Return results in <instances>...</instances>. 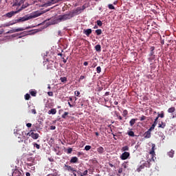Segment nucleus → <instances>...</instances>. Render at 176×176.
Instances as JSON below:
<instances>
[{"instance_id":"nucleus-42","label":"nucleus","mask_w":176,"mask_h":176,"mask_svg":"<svg viewBox=\"0 0 176 176\" xmlns=\"http://www.w3.org/2000/svg\"><path fill=\"white\" fill-rule=\"evenodd\" d=\"M96 71H97V73L98 74H100L101 72V67L98 66L97 68H96Z\"/></svg>"},{"instance_id":"nucleus-22","label":"nucleus","mask_w":176,"mask_h":176,"mask_svg":"<svg viewBox=\"0 0 176 176\" xmlns=\"http://www.w3.org/2000/svg\"><path fill=\"white\" fill-rule=\"evenodd\" d=\"M155 47H151V52H150V54H149V56H155Z\"/></svg>"},{"instance_id":"nucleus-1","label":"nucleus","mask_w":176,"mask_h":176,"mask_svg":"<svg viewBox=\"0 0 176 176\" xmlns=\"http://www.w3.org/2000/svg\"><path fill=\"white\" fill-rule=\"evenodd\" d=\"M42 14V12L39 11H36L30 14H26L23 17L19 18V19H15L14 23H21L23 21H28V20H31V19H36V17H39Z\"/></svg>"},{"instance_id":"nucleus-44","label":"nucleus","mask_w":176,"mask_h":176,"mask_svg":"<svg viewBox=\"0 0 176 176\" xmlns=\"http://www.w3.org/2000/svg\"><path fill=\"white\" fill-rule=\"evenodd\" d=\"M52 3H58V2H61V1L58 0H52Z\"/></svg>"},{"instance_id":"nucleus-17","label":"nucleus","mask_w":176,"mask_h":176,"mask_svg":"<svg viewBox=\"0 0 176 176\" xmlns=\"http://www.w3.org/2000/svg\"><path fill=\"white\" fill-rule=\"evenodd\" d=\"M137 120H138V119H137V118H132L130 120V122H129L130 126H134V124H135V122H137Z\"/></svg>"},{"instance_id":"nucleus-5","label":"nucleus","mask_w":176,"mask_h":176,"mask_svg":"<svg viewBox=\"0 0 176 176\" xmlns=\"http://www.w3.org/2000/svg\"><path fill=\"white\" fill-rule=\"evenodd\" d=\"M12 176H23V173L21 171L19 170V169H14L12 173H11Z\"/></svg>"},{"instance_id":"nucleus-40","label":"nucleus","mask_w":176,"mask_h":176,"mask_svg":"<svg viewBox=\"0 0 176 176\" xmlns=\"http://www.w3.org/2000/svg\"><path fill=\"white\" fill-rule=\"evenodd\" d=\"M97 25L99 27L102 26V22L100 20L97 21Z\"/></svg>"},{"instance_id":"nucleus-13","label":"nucleus","mask_w":176,"mask_h":176,"mask_svg":"<svg viewBox=\"0 0 176 176\" xmlns=\"http://www.w3.org/2000/svg\"><path fill=\"white\" fill-rule=\"evenodd\" d=\"M92 30L91 29H87V30H83V34L86 35L87 36H90V34H91Z\"/></svg>"},{"instance_id":"nucleus-46","label":"nucleus","mask_w":176,"mask_h":176,"mask_svg":"<svg viewBox=\"0 0 176 176\" xmlns=\"http://www.w3.org/2000/svg\"><path fill=\"white\" fill-rule=\"evenodd\" d=\"M123 173V168H120L118 170V174H122Z\"/></svg>"},{"instance_id":"nucleus-31","label":"nucleus","mask_w":176,"mask_h":176,"mask_svg":"<svg viewBox=\"0 0 176 176\" xmlns=\"http://www.w3.org/2000/svg\"><path fill=\"white\" fill-rule=\"evenodd\" d=\"M157 116H158V118H164V111H161V113H158Z\"/></svg>"},{"instance_id":"nucleus-11","label":"nucleus","mask_w":176,"mask_h":176,"mask_svg":"<svg viewBox=\"0 0 176 176\" xmlns=\"http://www.w3.org/2000/svg\"><path fill=\"white\" fill-rule=\"evenodd\" d=\"M17 13H19V12H17V10L16 11H11L6 14V16L10 18L14 16V14H17Z\"/></svg>"},{"instance_id":"nucleus-6","label":"nucleus","mask_w":176,"mask_h":176,"mask_svg":"<svg viewBox=\"0 0 176 176\" xmlns=\"http://www.w3.org/2000/svg\"><path fill=\"white\" fill-rule=\"evenodd\" d=\"M130 156V153L129 152H124L121 156L120 158L122 160H126V159H129V157Z\"/></svg>"},{"instance_id":"nucleus-30","label":"nucleus","mask_w":176,"mask_h":176,"mask_svg":"<svg viewBox=\"0 0 176 176\" xmlns=\"http://www.w3.org/2000/svg\"><path fill=\"white\" fill-rule=\"evenodd\" d=\"M68 115H69V113L68 112H65L63 115H62V118L63 119H65L67 118V116H68Z\"/></svg>"},{"instance_id":"nucleus-55","label":"nucleus","mask_w":176,"mask_h":176,"mask_svg":"<svg viewBox=\"0 0 176 176\" xmlns=\"http://www.w3.org/2000/svg\"><path fill=\"white\" fill-rule=\"evenodd\" d=\"M153 124H154V126H157V120H155V121H154V122H153Z\"/></svg>"},{"instance_id":"nucleus-10","label":"nucleus","mask_w":176,"mask_h":176,"mask_svg":"<svg viewBox=\"0 0 176 176\" xmlns=\"http://www.w3.org/2000/svg\"><path fill=\"white\" fill-rule=\"evenodd\" d=\"M65 167H66L65 170H67V171H69L70 173H74V172L76 173V170L74 169V168H72L71 166L65 164Z\"/></svg>"},{"instance_id":"nucleus-14","label":"nucleus","mask_w":176,"mask_h":176,"mask_svg":"<svg viewBox=\"0 0 176 176\" xmlns=\"http://www.w3.org/2000/svg\"><path fill=\"white\" fill-rule=\"evenodd\" d=\"M151 131H149V129L146 131L144 134V138H151Z\"/></svg>"},{"instance_id":"nucleus-19","label":"nucleus","mask_w":176,"mask_h":176,"mask_svg":"<svg viewBox=\"0 0 176 176\" xmlns=\"http://www.w3.org/2000/svg\"><path fill=\"white\" fill-rule=\"evenodd\" d=\"M70 163H78V158L76 157H72L70 160Z\"/></svg>"},{"instance_id":"nucleus-4","label":"nucleus","mask_w":176,"mask_h":176,"mask_svg":"<svg viewBox=\"0 0 176 176\" xmlns=\"http://www.w3.org/2000/svg\"><path fill=\"white\" fill-rule=\"evenodd\" d=\"M82 13V8L80 7L77 8L76 10H74L72 12H70V14H72V17L74 16H76L78 14H80Z\"/></svg>"},{"instance_id":"nucleus-15","label":"nucleus","mask_w":176,"mask_h":176,"mask_svg":"<svg viewBox=\"0 0 176 176\" xmlns=\"http://www.w3.org/2000/svg\"><path fill=\"white\" fill-rule=\"evenodd\" d=\"M97 152L100 154V155H102V153H104V148L102 146H100L97 148Z\"/></svg>"},{"instance_id":"nucleus-39","label":"nucleus","mask_w":176,"mask_h":176,"mask_svg":"<svg viewBox=\"0 0 176 176\" xmlns=\"http://www.w3.org/2000/svg\"><path fill=\"white\" fill-rule=\"evenodd\" d=\"M122 151H123L124 152L126 151H129V146H124V147H122Z\"/></svg>"},{"instance_id":"nucleus-54","label":"nucleus","mask_w":176,"mask_h":176,"mask_svg":"<svg viewBox=\"0 0 176 176\" xmlns=\"http://www.w3.org/2000/svg\"><path fill=\"white\" fill-rule=\"evenodd\" d=\"M84 65L85 67H87V65H89V62H87V61L84 62Z\"/></svg>"},{"instance_id":"nucleus-26","label":"nucleus","mask_w":176,"mask_h":176,"mask_svg":"<svg viewBox=\"0 0 176 176\" xmlns=\"http://www.w3.org/2000/svg\"><path fill=\"white\" fill-rule=\"evenodd\" d=\"M127 115H129V111L126 109L122 111V116H124V118H126Z\"/></svg>"},{"instance_id":"nucleus-25","label":"nucleus","mask_w":176,"mask_h":176,"mask_svg":"<svg viewBox=\"0 0 176 176\" xmlns=\"http://www.w3.org/2000/svg\"><path fill=\"white\" fill-rule=\"evenodd\" d=\"M95 32L97 35H101L102 34V30L101 29H98Z\"/></svg>"},{"instance_id":"nucleus-56","label":"nucleus","mask_w":176,"mask_h":176,"mask_svg":"<svg viewBox=\"0 0 176 176\" xmlns=\"http://www.w3.org/2000/svg\"><path fill=\"white\" fill-rule=\"evenodd\" d=\"M117 117L118 118V119H119L120 120H122L123 119V118H122L121 116H118V115H117Z\"/></svg>"},{"instance_id":"nucleus-38","label":"nucleus","mask_w":176,"mask_h":176,"mask_svg":"<svg viewBox=\"0 0 176 176\" xmlns=\"http://www.w3.org/2000/svg\"><path fill=\"white\" fill-rule=\"evenodd\" d=\"M155 127H156V125L155 124H152L151 126L150 127V129H148L149 131H152V130H155Z\"/></svg>"},{"instance_id":"nucleus-16","label":"nucleus","mask_w":176,"mask_h":176,"mask_svg":"<svg viewBox=\"0 0 176 176\" xmlns=\"http://www.w3.org/2000/svg\"><path fill=\"white\" fill-rule=\"evenodd\" d=\"M56 113H57V110L56 109H52L48 111L49 115H56Z\"/></svg>"},{"instance_id":"nucleus-32","label":"nucleus","mask_w":176,"mask_h":176,"mask_svg":"<svg viewBox=\"0 0 176 176\" xmlns=\"http://www.w3.org/2000/svg\"><path fill=\"white\" fill-rule=\"evenodd\" d=\"M30 94L32 97H36V91H31Z\"/></svg>"},{"instance_id":"nucleus-34","label":"nucleus","mask_w":176,"mask_h":176,"mask_svg":"<svg viewBox=\"0 0 176 176\" xmlns=\"http://www.w3.org/2000/svg\"><path fill=\"white\" fill-rule=\"evenodd\" d=\"M30 98H31V96L30 94H26L25 95V99L28 100H30Z\"/></svg>"},{"instance_id":"nucleus-58","label":"nucleus","mask_w":176,"mask_h":176,"mask_svg":"<svg viewBox=\"0 0 176 176\" xmlns=\"http://www.w3.org/2000/svg\"><path fill=\"white\" fill-rule=\"evenodd\" d=\"M85 9H86V6H82V8H81V12H82V10H85Z\"/></svg>"},{"instance_id":"nucleus-35","label":"nucleus","mask_w":176,"mask_h":176,"mask_svg":"<svg viewBox=\"0 0 176 176\" xmlns=\"http://www.w3.org/2000/svg\"><path fill=\"white\" fill-rule=\"evenodd\" d=\"M17 23H14V21L12 22H10L8 24H6L5 26L6 27H9V25H13V24H16Z\"/></svg>"},{"instance_id":"nucleus-62","label":"nucleus","mask_w":176,"mask_h":176,"mask_svg":"<svg viewBox=\"0 0 176 176\" xmlns=\"http://www.w3.org/2000/svg\"><path fill=\"white\" fill-rule=\"evenodd\" d=\"M118 104H119V102L118 101L114 102V105H118Z\"/></svg>"},{"instance_id":"nucleus-28","label":"nucleus","mask_w":176,"mask_h":176,"mask_svg":"<svg viewBox=\"0 0 176 176\" xmlns=\"http://www.w3.org/2000/svg\"><path fill=\"white\" fill-rule=\"evenodd\" d=\"M60 80L62 82V83H65V82H67V77H61Z\"/></svg>"},{"instance_id":"nucleus-53","label":"nucleus","mask_w":176,"mask_h":176,"mask_svg":"<svg viewBox=\"0 0 176 176\" xmlns=\"http://www.w3.org/2000/svg\"><path fill=\"white\" fill-rule=\"evenodd\" d=\"M68 105L70 107V108H74V104H72L69 102H68Z\"/></svg>"},{"instance_id":"nucleus-9","label":"nucleus","mask_w":176,"mask_h":176,"mask_svg":"<svg viewBox=\"0 0 176 176\" xmlns=\"http://www.w3.org/2000/svg\"><path fill=\"white\" fill-rule=\"evenodd\" d=\"M28 6H30V4L28 3H25V4H23L20 8H16V11L19 13V12H21V10H23V9L28 8Z\"/></svg>"},{"instance_id":"nucleus-61","label":"nucleus","mask_w":176,"mask_h":176,"mask_svg":"<svg viewBox=\"0 0 176 176\" xmlns=\"http://www.w3.org/2000/svg\"><path fill=\"white\" fill-rule=\"evenodd\" d=\"M58 35H59V36H61V30H58Z\"/></svg>"},{"instance_id":"nucleus-29","label":"nucleus","mask_w":176,"mask_h":176,"mask_svg":"<svg viewBox=\"0 0 176 176\" xmlns=\"http://www.w3.org/2000/svg\"><path fill=\"white\" fill-rule=\"evenodd\" d=\"M128 135H129V137H135V135L134 134V131H131L128 132Z\"/></svg>"},{"instance_id":"nucleus-2","label":"nucleus","mask_w":176,"mask_h":176,"mask_svg":"<svg viewBox=\"0 0 176 176\" xmlns=\"http://www.w3.org/2000/svg\"><path fill=\"white\" fill-rule=\"evenodd\" d=\"M71 19H72V14L69 12V14L59 15L58 17V21H65L67 20H71Z\"/></svg>"},{"instance_id":"nucleus-43","label":"nucleus","mask_w":176,"mask_h":176,"mask_svg":"<svg viewBox=\"0 0 176 176\" xmlns=\"http://www.w3.org/2000/svg\"><path fill=\"white\" fill-rule=\"evenodd\" d=\"M68 155L72 153V148H67V152Z\"/></svg>"},{"instance_id":"nucleus-45","label":"nucleus","mask_w":176,"mask_h":176,"mask_svg":"<svg viewBox=\"0 0 176 176\" xmlns=\"http://www.w3.org/2000/svg\"><path fill=\"white\" fill-rule=\"evenodd\" d=\"M47 94L50 96V97H53V91H48Z\"/></svg>"},{"instance_id":"nucleus-24","label":"nucleus","mask_w":176,"mask_h":176,"mask_svg":"<svg viewBox=\"0 0 176 176\" xmlns=\"http://www.w3.org/2000/svg\"><path fill=\"white\" fill-rule=\"evenodd\" d=\"M95 50H96V52H101V45H96L95 46Z\"/></svg>"},{"instance_id":"nucleus-47","label":"nucleus","mask_w":176,"mask_h":176,"mask_svg":"<svg viewBox=\"0 0 176 176\" xmlns=\"http://www.w3.org/2000/svg\"><path fill=\"white\" fill-rule=\"evenodd\" d=\"M148 60L150 61H152V60H155V55H153L152 56H150V58H148Z\"/></svg>"},{"instance_id":"nucleus-60","label":"nucleus","mask_w":176,"mask_h":176,"mask_svg":"<svg viewBox=\"0 0 176 176\" xmlns=\"http://www.w3.org/2000/svg\"><path fill=\"white\" fill-rule=\"evenodd\" d=\"M48 160L50 162H54V159H53V158H48Z\"/></svg>"},{"instance_id":"nucleus-52","label":"nucleus","mask_w":176,"mask_h":176,"mask_svg":"<svg viewBox=\"0 0 176 176\" xmlns=\"http://www.w3.org/2000/svg\"><path fill=\"white\" fill-rule=\"evenodd\" d=\"M86 77L85 76H80V80H83Z\"/></svg>"},{"instance_id":"nucleus-63","label":"nucleus","mask_w":176,"mask_h":176,"mask_svg":"<svg viewBox=\"0 0 176 176\" xmlns=\"http://www.w3.org/2000/svg\"><path fill=\"white\" fill-rule=\"evenodd\" d=\"M31 175V174L30 173H26V176H30Z\"/></svg>"},{"instance_id":"nucleus-18","label":"nucleus","mask_w":176,"mask_h":176,"mask_svg":"<svg viewBox=\"0 0 176 176\" xmlns=\"http://www.w3.org/2000/svg\"><path fill=\"white\" fill-rule=\"evenodd\" d=\"M146 163H144V164L140 165V167H138V168H137V171H138V173H140V171H141L142 170H144V168H145V165H146Z\"/></svg>"},{"instance_id":"nucleus-7","label":"nucleus","mask_w":176,"mask_h":176,"mask_svg":"<svg viewBox=\"0 0 176 176\" xmlns=\"http://www.w3.org/2000/svg\"><path fill=\"white\" fill-rule=\"evenodd\" d=\"M23 28H18V29H13L8 31L6 34H13V32H20V31H24Z\"/></svg>"},{"instance_id":"nucleus-49","label":"nucleus","mask_w":176,"mask_h":176,"mask_svg":"<svg viewBox=\"0 0 176 176\" xmlns=\"http://www.w3.org/2000/svg\"><path fill=\"white\" fill-rule=\"evenodd\" d=\"M87 173H89V171L87 170H85L83 172V173H82V175H87Z\"/></svg>"},{"instance_id":"nucleus-23","label":"nucleus","mask_w":176,"mask_h":176,"mask_svg":"<svg viewBox=\"0 0 176 176\" xmlns=\"http://www.w3.org/2000/svg\"><path fill=\"white\" fill-rule=\"evenodd\" d=\"M32 145L34 148H36V149H41V145L38 144V143L34 142Z\"/></svg>"},{"instance_id":"nucleus-20","label":"nucleus","mask_w":176,"mask_h":176,"mask_svg":"<svg viewBox=\"0 0 176 176\" xmlns=\"http://www.w3.org/2000/svg\"><path fill=\"white\" fill-rule=\"evenodd\" d=\"M158 127L160 129H164V127H166V122H162L161 124L160 123L158 124Z\"/></svg>"},{"instance_id":"nucleus-48","label":"nucleus","mask_w":176,"mask_h":176,"mask_svg":"<svg viewBox=\"0 0 176 176\" xmlns=\"http://www.w3.org/2000/svg\"><path fill=\"white\" fill-rule=\"evenodd\" d=\"M32 113H33L34 115H35V114L36 113V109H32Z\"/></svg>"},{"instance_id":"nucleus-33","label":"nucleus","mask_w":176,"mask_h":176,"mask_svg":"<svg viewBox=\"0 0 176 176\" xmlns=\"http://www.w3.org/2000/svg\"><path fill=\"white\" fill-rule=\"evenodd\" d=\"M108 8H109V9H110L111 10H115V6H113V5H112V4H109V5H108Z\"/></svg>"},{"instance_id":"nucleus-8","label":"nucleus","mask_w":176,"mask_h":176,"mask_svg":"<svg viewBox=\"0 0 176 176\" xmlns=\"http://www.w3.org/2000/svg\"><path fill=\"white\" fill-rule=\"evenodd\" d=\"M14 3L13 6H21L24 3V0H14Z\"/></svg>"},{"instance_id":"nucleus-12","label":"nucleus","mask_w":176,"mask_h":176,"mask_svg":"<svg viewBox=\"0 0 176 176\" xmlns=\"http://www.w3.org/2000/svg\"><path fill=\"white\" fill-rule=\"evenodd\" d=\"M156 149V145L155 144H152V148L151 151L149 152L150 155H151V156H155V150Z\"/></svg>"},{"instance_id":"nucleus-59","label":"nucleus","mask_w":176,"mask_h":176,"mask_svg":"<svg viewBox=\"0 0 176 176\" xmlns=\"http://www.w3.org/2000/svg\"><path fill=\"white\" fill-rule=\"evenodd\" d=\"M97 67V63H94L92 65V68H96Z\"/></svg>"},{"instance_id":"nucleus-41","label":"nucleus","mask_w":176,"mask_h":176,"mask_svg":"<svg viewBox=\"0 0 176 176\" xmlns=\"http://www.w3.org/2000/svg\"><path fill=\"white\" fill-rule=\"evenodd\" d=\"M75 96H76V97H79V96L80 95V92L79 91H76L74 92Z\"/></svg>"},{"instance_id":"nucleus-27","label":"nucleus","mask_w":176,"mask_h":176,"mask_svg":"<svg viewBox=\"0 0 176 176\" xmlns=\"http://www.w3.org/2000/svg\"><path fill=\"white\" fill-rule=\"evenodd\" d=\"M169 157H173L174 156V151L171 150L168 153Z\"/></svg>"},{"instance_id":"nucleus-21","label":"nucleus","mask_w":176,"mask_h":176,"mask_svg":"<svg viewBox=\"0 0 176 176\" xmlns=\"http://www.w3.org/2000/svg\"><path fill=\"white\" fill-rule=\"evenodd\" d=\"M168 113H173L175 112V107H173L169 108L168 109Z\"/></svg>"},{"instance_id":"nucleus-36","label":"nucleus","mask_w":176,"mask_h":176,"mask_svg":"<svg viewBox=\"0 0 176 176\" xmlns=\"http://www.w3.org/2000/svg\"><path fill=\"white\" fill-rule=\"evenodd\" d=\"M90 149H91V146H89V145L85 146V151H90Z\"/></svg>"},{"instance_id":"nucleus-37","label":"nucleus","mask_w":176,"mask_h":176,"mask_svg":"<svg viewBox=\"0 0 176 176\" xmlns=\"http://www.w3.org/2000/svg\"><path fill=\"white\" fill-rule=\"evenodd\" d=\"M146 120V116H142V117H140V122H144V120Z\"/></svg>"},{"instance_id":"nucleus-51","label":"nucleus","mask_w":176,"mask_h":176,"mask_svg":"<svg viewBox=\"0 0 176 176\" xmlns=\"http://www.w3.org/2000/svg\"><path fill=\"white\" fill-rule=\"evenodd\" d=\"M26 126H27V127L30 128V127H31L32 126V124L28 123V124H26Z\"/></svg>"},{"instance_id":"nucleus-50","label":"nucleus","mask_w":176,"mask_h":176,"mask_svg":"<svg viewBox=\"0 0 176 176\" xmlns=\"http://www.w3.org/2000/svg\"><path fill=\"white\" fill-rule=\"evenodd\" d=\"M50 130H56V126H51Z\"/></svg>"},{"instance_id":"nucleus-57","label":"nucleus","mask_w":176,"mask_h":176,"mask_svg":"<svg viewBox=\"0 0 176 176\" xmlns=\"http://www.w3.org/2000/svg\"><path fill=\"white\" fill-rule=\"evenodd\" d=\"M76 173H77L78 176H79V175H82V173H81V172H80V171H76Z\"/></svg>"},{"instance_id":"nucleus-64","label":"nucleus","mask_w":176,"mask_h":176,"mask_svg":"<svg viewBox=\"0 0 176 176\" xmlns=\"http://www.w3.org/2000/svg\"><path fill=\"white\" fill-rule=\"evenodd\" d=\"M105 96H109V92H108V91L106 92V93H105Z\"/></svg>"},{"instance_id":"nucleus-3","label":"nucleus","mask_w":176,"mask_h":176,"mask_svg":"<svg viewBox=\"0 0 176 176\" xmlns=\"http://www.w3.org/2000/svg\"><path fill=\"white\" fill-rule=\"evenodd\" d=\"M34 131H36V130H31L30 132H28L26 135L29 137H32L33 140H38L39 138V134L35 133Z\"/></svg>"}]
</instances>
